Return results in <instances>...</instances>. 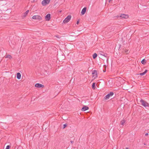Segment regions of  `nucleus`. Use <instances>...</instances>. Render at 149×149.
Segmentation results:
<instances>
[{
	"instance_id": "1",
	"label": "nucleus",
	"mask_w": 149,
	"mask_h": 149,
	"mask_svg": "<svg viewBox=\"0 0 149 149\" xmlns=\"http://www.w3.org/2000/svg\"><path fill=\"white\" fill-rule=\"evenodd\" d=\"M141 104L144 107H149V104L148 103L146 102L143 99H141L140 101Z\"/></svg>"
},
{
	"instance_id": "2",
	"label": "nucleus",
	"mask_w": 149,
	"mask_h": 149,
	"mask_svg": "<svg viewBox=\"0 0 149 149\" xmlns=\"http://www.w3.org/2000/svg\"><path fill=\"white\" fill-rule=\"evenodd\" d=\"M71 16L70 15H69L64 20L63 23L65 24L68 22L71 19Z\"/></svg>"
},
{
	"instance_id": "3",
	"label": "nucleus",
	"mask_w": 149,
	"mask_h": 149,
	"mask_svg": "<svg viewBox=\"0 0 149 149\" xmlns=\"http://www.w3.org/2000/svg\"><path fill=\"white\" fill-rule=\"evenodd\" d=\"M114 94L113 92H111L106 95L104 97L105 100H107L110 97L112 96Z\"/></svg>"
},
{
	"instance_id": "4",
	"label": "nucleus",
	"mask_w": 149,
	"mask_h": 149,
	"mask_svg": "<svg viewBox=\"0 0 149 149\" xmlns=\"http://www.w3.org/2000/svg\"><path fill=\"white\" fill-rule=\"evenodd\" d=\"M92 77H94V79H95L97 77V71L95 70L92 71Z\"/></svg>"
},
{
	"instance_id": "5",
	"label": "nucleus",
	"mask_w": 149,
	"mask_h": 149,
	"mask_svg": "<svg viewBox=\"0 0 149 149\" xmlns=\"http://www.w3.org/2000/svg\"><path fill=\"white\" fill-rule=\"evenodd\" d=\"M50 0H43L42 2V4L43 6H45L48 4Z\"/></svg>"
},
{
	"instance_id": "6",
	"label": "nucleus",
	"mask_w": 149,
	"mask_h": 149,
	"mask_svg": "<svg viewBox=\"0 0 149 149\" xmlns=\"http://www.w3.org/2000/svg\"><path fill=\"white\" fill-rule=\"evenodd\" d=\"M32 18L33 19H35L36 20L40 21L42 19V17L39 15H34L32 17Z\"/></svg>"
},
{
	"instance_id": "7",
	"label": "nucleus",
	"mask_w": 149,
	"mask_h": 149,
	"mask_svg": "<svg viewBox=\"0 0 149 149\" xmlns=\"http://www.w3.org/2000/svg\"><path fill=\"white\" fill-rule=\"evenodd\" d=\"M129 17L128 15L125 14H121L119 16V17L120 19H127Z\"/></svg>"
},
{
	"instance_id": "8",
	"label": "nucleus",
	"mask_w": 149,
	"mask_h": 149,
	"mask_svg": "<svg viewBox=\"0 0 149 149\" xmlns=\"http://www.w3.org/2000/svg\"><path fill=\"white\" fill-rule=\"evenodd\" d=\"M35 86L38 88H43L44 87V85L41 84L39 83H37L35 84Z\"/></svg>"
},
{
	"instance_id": "9",
	"label": "nucleus",
	"mask_w": 149,
	"mask_h": 149,
	"mask_svg": "<svg viewBox=\"0 0 149 149\" xmlns=\"http://www.w3.org/2000/svg\"><path fill=\"white\" fill-rule=\"evenodd\" d=\"M51 18V14H48L45 16V19L47 21H49Z\"/></svg>"
},
{
	"instance_id": "10",
	"label": "nucleus",
	"mask_w": 149,
	"mask_h": 149,
	"mask_svg": "<svg viewBox=\"0 0 149 149\" xmlns=\"http://www.w3.org/2000/svg\"><path fill=\"white\" fill-rule=\"evenodd\" d=\"M87 8L86 7H84V8L82 9L81 14L82 15H84L86 12Z\"/></svg>"
},
{
	"instance_id": "11",
	"label": "nucleus",
	"mask_w": 149,
	"mask_h": 149,
	"mask_svg": "<svg viewBox=\"0 0 149 149\" xmlns=\"http://www.w3.org/2000/svg\"><path fill=\"white\" fill-rule=\"evenodd\" d=\"M89 109V107L86 106H84L81 109V110L82 111H85L86 110H88Z\"/></svg>"
},
{
	"instance_id": "12",
	"label": "nucleus",
	"mask_w": 149,
	"mask_h": 149,
	"mask_svg": "<svg viewBox=\"0 0 149 149\" xmlns=\"http://www.w3.org/2000/svg\"><path fill=\"white\" fill-rule=\"evenodd\" d=\"M100 54L101 55L105 57H107L108 54L106 53H104L103 52H101L100 53Z\"/></svg>"
},
{
	"instance_id": "13",
	"label": "nucleus",
	"mask_w": 149,
	"mask_h": 149,
	"mask_svg": "<svg viewBox=\"0 0 149 149\" xmlns=\"http://www.w3.org/2000/svg\"><path fill=\"white\" fill-rule=\"evenodd\" d=\"M17 77L18 79H20L21 78V74L19 72H18L17 74Z\"/></svg>"
},
{
	"instance_id": "14",
	"label": "nucleus",
	"mask_w": 149,
	"mask_h": 149,
	"mask_svg": "<svg viewBox=\"0 0 149 149\" xmlns=\"http://www.w3.org/2000/svg\"><path fill=\"white\" fill-rule=\"evenodd\" d=\"M126 122V120L125 119H123L120 121V124L122 125H123L125 124Z\"/></svg>"
},
{
	"instance_id": "15",
	"label": "nucleus",
	"mask_w": 149,
	"mask_h": 149,
	"mask_svg": "<svg viewBox=\"0 0 149 149\" xmlns=\"http://www.w3.org/2000/svg\"><path fill=\"white\" fill-rule=\"evenodd\" d=\"M147 71H148L147 70H145V71H144V72H143L141 73L140 74H138V75L139 74L141 76H143V75H144L147 72Z\"/></svg>"
},
{
	"instance_id": "16",
	"label": "nucleus",
	"mask_w": 149,
	"mask_h": 149,
	"mask_svg": "<svg viewBox=\"0 0 149 149\" xmlns=\"http://www.w3.org/2000/svg\"><path fill=\"white\" fill-rule=\"evenodd\" d=\"M95 84L96 83L95 82L93 83L92 84V88L93 90L95 89V88H96Z\"/></svg>"
},
{
	"instance_id": "17",
	"label": "nucleus",
	"mask_w": 149,
	"mask_h": 149,
	"mask_svg": "<svg viewBox=\"0 0 149 149\" xmlns=\"http://www.w3.org/2000/svg\"><path fill=\"white\" fill-rule=\"evenodd\" d=\"M29 10H27L26 12H25L24 14V15H23V17H25L26 15H27L28 14V13L29 12Z\"/></svg>"
},
{
	"instance_id": "18",
	"label": "nucleus",
	"mask_w": 149,
	"mask_h": 149,
	"mask_svg": "<svg viewBox=\"0 0 149 149\" xmlns=\"http://www.w3.org/2000/svg\"><path fill=\"white\" fill-rule=\"evenodd\" d=\"M146 62V61L145 59H143L141 61V63L143 65H144Z\"/></svg>"
},
{
	"instance_id": "19",
	"label": "nucleus",
	"mask_w": 149,
	"mask_h": 149,
	"mask_svg": "<svg viewBox=\"0 0 149 149\" xmlns=\"http://www.w3.org/2000/svg\"><path fill=\"white\" fill-rule=\"evenodd\" d=\"M97 56V54L96 53H95L93 55V59H95Z\"/></svg>"
},
{
	"instance_id": "20",
	"label": "nucleus",
	"mask_w": 149,
	"mask_h": 149,
	"mask_svg": "<svg viewBox=\"0 0 149 149\" xmlns=\"http://www.w3.org/2000/svg\"><path fill=\"white\" fill-rule=\"evenodd\" d=\"M6 58H9L10 59V58H12V56L10 55H7L6 56Z\"/></svg>"
},
{
	"instance_id": "21",
	"label": "nucleus",
	"mask_w": 149,
	"mask_h": 149,
	"mask_svg": "<svg viewBox=\"0 0 149 149\" xmlns=\"http://www.w3.org/2000/svg\"><path fill=\"white\" fill-rule=\"evenodd\" d=\"M67 123H65L63 125V129H64L67 126Z\"/></svg>"
},
{
	"instance_id": "22",
	"label": "nucleus",
	"mask_w": 149,
	"mask_h": 149,
	"mask_svg": "<svg viewBox=\"0 0 149 149\" xmlns=\"http://www.w3.org/2000/svg\"><path fill=\"white\" fill-rule=\"evenodd\" d=\"M129 51L128 50H127L126 49V50L125 51V53H126V54H127L129 53Z\"/></svg>"
},
{
	"instance_id": "23",
	"label": "nucleus",
	"mask_w": 149,
	"mask_h": 149,
	"mask_svg": "<svg viewBox=\"0 0 149 149\" xmlns=\"http://www.w3.org/2000/svg\"><path fill=\"white\" fill-rule=\"evenodd\" d=\"M126 50V48H123L122 49V52L124 53H125V51Z\"/></svg>"
},
{
	"instance_id": "24",
	"label": "nucleus",
	"mask_w": 149,
	"mask_h": 149,
	"mask_svg": "<svg viewBox=\"0 0 149 149\" xmlns=\"http://www.w3.org/2000/svg\"><path fill=\"white\" fill-rule=\"evenodd\" d=\"M10 147V146L9 145H8L5 149H9Z\"/></svg>"
},
{
	"instance_id": "25",
	"label": "nucleus",
	"mask_w": 149,
	"mask_h": 149,
	"mask_svg": "<svg viewBox=\"0 0 149 149\" xmlns=\"http://www.w3.org/2000/svg\"><path fill=\"white\" fill-rule=\"evenodd\" d=\"M79 19H78L77 22H76V24H79Z\"/></svg>"
},
{
	"instance_id": "26",
	"label": "nucleus",
	"mask_w": 149,
	"mask_h": 149,
	"mask_svg": "<svg viewBox=\"0 0 149 149\" xmlns=\"http://www.w3.org/2000/svg\"><path fill=\"white\" fill-rule=\"evenodd\" d=\"M106 67H107V66L106 65H104V68H105V69H106Z\"/></svg>"
},
{
	"instance_id": "27",
	"label": "nucleus",
	"mask_w": 149,
	"mask_h": 149,
	"mask_svg": "<svg viewBox=\"0 0 149 149\" xmlns=\"http://www.w3.org/2000/svg\"><path fill=\"white\" fill-rule=\"evenodd\" d=\"M148 133H146L145 134V136H148Z\"/></svg>"
},
{
	"instance_id": "28",
	"label": "nucleus",
	"mask_w": 149,
	"mask_h": 149,
	"mask_svg": "<svg viewBox=\"0 0 149 149\" xmlns=\"http://www.w3.org/2000/svg\"><path fill=\"white\" fill-rule=\"evenodd\" d=\"M70 142L72 144H73L74 143V141H70Z\"/></svg>"
},
{
	"instance_id": "29",
	"label": "nucleus",
	"mask_w": 149,
	"mask_h": 149,
	"mask_svg": "<svg viewBox=\"0 0 149 149\" xmlns=\"http://www.w3.org/2000/svg\"><path fill=\"white\" fill-rule=\"evenodd\" d=\"M56 36V37L58 38H60L59 37V36H58V35Z\"/></svg>"
},
{
	"instance_id": "30",
	"label": "nucleus",
	"mask_w": 149,
	"mask_h": 149,
	"mask_svg": "<svg viewBox=\"0 0 149 149\" xmlns=\"http://www.w3.org/2000/svg\"><path fill=\"white\" fill-rule=\"evenodd\" d=\"M37 1V0H33V2H36Z\"/></svg>"
},
{
	"instance_id": "31",
	"label": "nucleus",
	"mask_w": 149,
	"mask_h": 149,
	"mask_svg": "<svg viewBox=\"0 0 149 149\" xmlns=\"http://www.w3.org/2000/svg\"><path fill=\"white\" fill-rule=\"evenodd\" d=\"M61 12H62V10H59V12L60 13H61Z\"/></svg>"
},
{
	"instance_id": "32",
	"label": "nucleus",
	"mask_w": 149,
	"mask_h": 149,
	"mask_svg": "<svg viewBox=\"0 0 149 149\" xmlns=\"http://www.w3.org/2000/svg\"><path fill=\"white\" fill-rule=\"evenodd\" d=\"M103 72H106V69H105V70H103Z\"/></svg>"
},
{
	"instance_id": "33",
	"label": "nucleus",
	"mask_w": 149,
	"mask_h": 149,
	"mask_svg": "<svg viewBox=\"0 0 149 149\" xmlns=\"http://www.w3.org/2000/svg\"><path fill=\"white\" fill-rule=\"evenodd\" d=\"M146 143H144V146L143 147H145L144 146H146Z\"/></svg>"
},
{
	"instance_id": "34",
	"label": "nucleus",
	"mask_w": 149,
	"mask_h": 149,
	"mask_svg": "<svg viewBox=\"0 0 149 149\" xmlns=\"http://www.w3.org/2000/svg\"><path fill=\"white\" fill-rule=\"evenodd\" d=\"M125 149H128V148H127H127H126Z\"/></svg>"
},
{
	"instance_id": "35",
	"label": "nucleus",
	"mask_w": 149,
	"mask_h": 149,
	"mask_svg": "<svg viewBox=\"0 0 149 149\" xmlns=\"http://www.w3.org/2000/svg\"><path fill=\"white\" fill-rule=\"evenodd\" d=\"M108 58H107V61H108Z\"/></svg>"
},
{
	"instance_id": "36",
	"label": "nucleus",
	"mask_w": 149,
	"mask_h": 149,
	"mask_svg": "<svg viewBox=\"0 0 149 149\" xmlns=\"http://www.w3.org/2000/svg\"><path fill=\"white\" fill-rule=\"evenodd\" d=\"M121 46V45H120V47H119V48H120V47Z\"/></svg>"
},
{
	"instance_id": "37",
	"label": "nucleus",
	"mask_w": 149,
	"mask_h": 149,
	"mask_svg": "<svg viewBox=\"0 0 149 149\" xmlns=\"http://www.w3.org/2000/svg\"><path fill=\"white\" fill-rule=\"evenodd\" d=\"M93 79H93L91 80V81H93Z\"/></svg>"
}]
</instances>
